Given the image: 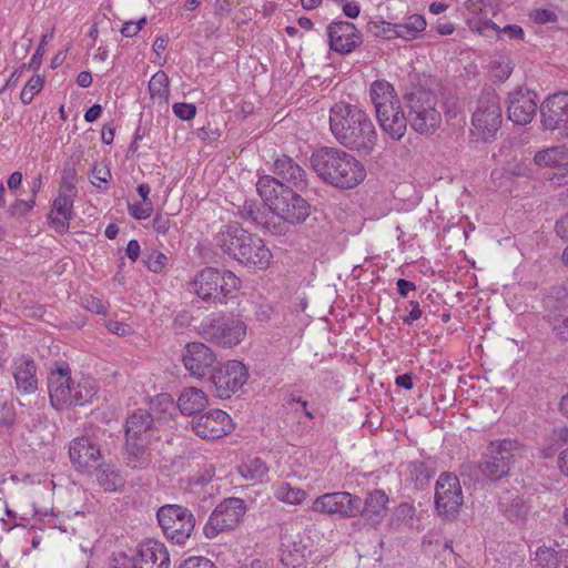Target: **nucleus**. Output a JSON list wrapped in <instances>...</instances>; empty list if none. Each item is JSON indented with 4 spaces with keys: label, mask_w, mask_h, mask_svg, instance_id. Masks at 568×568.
<instances>
[{
    "label": "nucleus",
    "mask_w": 568,
    "mask_h": 568,
    "mask_svg": "<svg viewBox=\"0 0 568 568\" xmlns=\"http://www.w3.org/2000/svg\"><path fill=\"white\" fill-rule=\"evenodd\" d=\"M409 305L412 307L408 315H406L403 321L404 323L410 325L413 322L419 320L423 315V311L420 310L419 303L417 301H410Z\"/></svg>",
    "instance_id": "0e129e2a"
},
{
    "label": "nucleus",
    "mask_w": 568,
    "mask_h": 568,
    "mask_svg": "<svg viewBox=\"0 0 568 568\" xmlns=\"http://www.w3.org/2000/svg\"><path fill=\"white\" fill-rule=\"evenodd\" d=\"M36 200L30 199L28 201L24 200H16L8 209V214L12 217H22L28 215L34 207Z\"/></svg>",
    "instance_id": "3c124183"
},
{
    "label": "nucleus",
    "mask_w": 568,
    "mask_h": 568,
    "mask_svg": "<svg viewBox=\"0 0 568 568\" xmlns=\"http://www.w3.org/2000/svg\"><path fill=\"white\" fill-rule=\"evenodd\" d=\"M31 44H32V41L30 38H28L27 41L21 42V43L13 42L12 49H13V54H14L16 59H23L27 55Z\"/></svg>",
    "instance_id": "69168bd1"
},
{
    "label": "nucleus",
    "mask_w": 568,
    "mask_h": 568,
    "mask_svg": "<svg viewBox=\"0 0 568 568\" xmlns=\"http://www.w3.org/2000/svg\"><path fill=\"white\" fill-rule=\"evenodd\" d=\"M499 511L511 523H525L530 505L518 489H506L498 496Z\"/></svg>",
    "instance_id": "b1692460"
},
{
    "label": "nucleus",
    "mask_w": 568,
    "mask_h": 568,
    "mask_svg": "<svg viewBox=\"0 0 568 568\" xmlns=\"http://www.w3.org/2000/svg\"><path fill=\"white\" fill-rule=\"evenodd\" d=\"M82 305L88 311L95 313L98 315H104L108 312V305L103 303V301H101L100 298H97L92 295L83 297Z\"/></svg>",
    "instance_id": "13d9d810"
},
{
    "label": "nucleus",
    "mask_w": 568,
    "mask_h": 568,
    "mask_svg": "<svg viewBox=\"0 0 568 568\" xmlns=\"http://www.w3.org/2000/svg\"><path fill=\"white\" fill-rule=\"evenodd\" d=\"M237 214L244 221L250 222L257 227L264 229L273 235L272 224H275L273 220L274 214L263 200L262 202L255 199L245 200L242 205L237 206Z\"/></svg>",
    "instance_id": "393cba45"
},
{
    "label": "nucleus",
    "mask_w": 568,
    "mask_h": 568,
    "mask_svg": "<svg viewBox=\"0 0 568 568\" xmlns=\"http://www.w3.org/2000/svg\"><path fill=\"white\" fill-rule=\"evenodd\" d=\"M376 118L384 133L395 141H399L405 135L409 124L400 103L383 115L376 114Z\"/></svg>",
    "instance_id": "c85d7f7f"
},
{
    "label": "nucleus",
    "mask_w": 568,
    "mask_h": 568,
    "mask_svg": "<svg viewBox=\"0 0 568 568\" xmlns=\"http://www.w3.org/2000/svg\"><path fill=\"white\" fill-rule=\"evenodd\" d=\"M156 517L164 536L176 545H184L195 527L194 515L181 505H164L159 508Z\"/></svg>",
    "instance_id": "9b49d317"
},
{
    "label": "nucleus",
    "mask_w": 568,
    "mask_h": 568,
    "mask_svg": "<svg viewBox=\"0 0 568 568\" xmlns=\"http://www.w3.org/2000/svg\"><path fill=\"white\" fill-rule=\"evenodd\" d=\"M568 149L566 146H552L536 153L534 161L539 166L552 168L554 170L561 161L567 160Z\"/></svg>",
    "instance_id": "c9c22d12"
},
{
    "label": "nucleus",
    "mask_w": 568,
    "mask_h": 568,
    "mask_svg": "<svg viewBox=\"0 0 568 568\" xmlns=\"http://www.w3.org/2000/svg\"><path fill=\"white\" fill-rule=\"evenodd\" d=\"M566 300V297L564 300L555 298L552 295L545 298L552 329L564 341H568V303Z\"/></svg>",
    "instance_id": "c756f323"
},
{
    "label": "nucleus",
    "mask_w": 568,
    "mask_h": 568,
    "mask_svg": "<svg viewBox=\"0 0 568 568\" xmlns=\"http://www.w3.org/2000/svg\"><path fill=\"white\" fill-rule=\"evenodd\" d=\"M358 29L348 21H334L327 26V36H357Z\"/></svg>",
    "instance_id": "8fccbe9b"
},
{
    "label": "nucleus",
    "mask_w": 568,
    "mask_h": 568,
    "mask_svg": "<svg viewBox=\"0 0 568 568\" xmlns=\"http://www.w3.org/2000/svg\"><path fill=\"white\" fill-rule=\"evenodd\" d=\"M519 452V443L515 439L491 442L486 449L479 469L490 480H499L508 475L510 465Z\"/></svg>",
    "instance_id": "f8f14e48"
},
{
    "label": "nucleus",
    "mask_w": 568,
    "mask_h": 568,
    "mask_svg": "<svg viewBox=\"0 0 568 568\" xmlns=\"http://www.w3.org/2000/svg\"><path fill=\"white\" fill-rule=\"evenodd\" d=\"M192 429L203 439L221 438L233 429L230 415L222 409H212L192 419Z\"/></svg>",
    "instance_id": "a211bd4d"
},
{
    "label": "nucleus",
    "mask_w": 568,
    "mask_h": 568,
    "mask_svg": "<svg viewBox=\"0 0 568 568\" xmlns=\"http://www.w3.org/2000/svg\"><path fill=\"white\" fill-rule=\"evenodd\" d=\"M537 111L536 93L530 90H516L508 95V118L516 124H528Z\"/></svg>",
    "instance_id": "4be33fe9"
},
{
    "label": "nucleus",
    "mask_w": 568,
    "mask_h": 568,
    "mask_svg": "<svg viewBox=\"0 0 568 568\" xmlns=\"http://www.w3.org/2000/svg\"><path fill=\"white\" fill-rule=\"evenodd\" d=\"M239 473L246 480H260L268 473V467L258 457L248 458L239 466Z\"/></svg>",
    "instance_id": "e433bc0d"
},
{
    "label": "nucleus",
    "mask_w": 568,
    "mask_h": 568,
    "mask_svg": "<svg viewBox=\"0 0 568 568\" xmlns=\"http://www.w3.org/2000/svg\"><path fill=\"white\" fill-rule=\"evenodd\" d=\"M464 504L459 479L452 473H442L435 485V506L445 519H455Z\"/></svg>",
    "instance_id": "4468645a"
},
{
    "label": "nucleus",
    "mask_w": 568,
    "mask_h": 568,
    "mask_svg": "<svg viewBox=\"0 0 568 568\" xmlns=\"http://www.w3.org/2000/svg\"><path fill=\"white\" fill-rule=\"evenodd\" d=\"M491 77L497 81H505L513 71L511 61L506 55H498L491 61Z\"/></svg>",
    "instance_id": "37998d69"
},
{
    "label": "nucleus",
    "mask_w": 568,
    "mask_h": 568,
    "mask_svg": "<svg viewBox=\"0 0 568 568\" xmlns=\"http://www.w3.org/2000/svg\"><path fill=\"white\" fill-rule=\"evenodd\" d=\"M171 560L166 546L154 539L140 544L138 558L130 568H170Z\"/></svg>",
    "instance_id": "5701e85b"
},
{
    "label": "nucleus",
    "mask_w": 568,
    "mask_h": 568,
    "mask_svg": "<svg viewBox=\"0 0 568 568\" xmlns=\"http://www.w3.org/2000/svg\"><path fill=\"white\" fill-rule=\"evenodd\" d=\"M358 505L359 496L348 491H334L318 496L313 501L312 510L346 519L358 516Z\"/></svg>",
    "instance_id": "dca6fc26"
},
{
    "label": "nucleus",
    "mask_w": 568,
    "mask_h": 568,
    "mask_svg": "<svg viewBox=\"0 0 568 568\" xmlns=\"http://www.w3.org/2000/svg\"><path fill=\"white\" fill-rule=\"evenodd\" d=\"M568 445V428L567 427H557L554 428L551 434L546 439V446L544 447V456L550 457L558 449Z\"/></svg>",
    "instance_id": "58836bf2"
},
{
    "label": "nucleus",
    "mask_w": 568,
    "mask_h": 568,
    "mask_svg": "<svg viewBox=\"0 0 568 568\" xmlns=\"http://www.w3.org/2000/svg\"><path fill=\"white\" fill-rule=\"evenodd\" d=\"M158 406H163V413L175 408L172 396L163 393L155 396L150 409L138 408L125 418L122 457L124 464L131 469H145L152 463L150 448L161 438L159 430L161 417L155 415Z\"/></svg>",
    "instance_id": "f257e3e1"
},
{
    "label": "nucleus",
    "mask_w": 568,
    "mask_h": 568,
    "mask_svg": "<svg viewBox=\"0 0 568 568\" xmlns=\"http://www.w3.org/2000/svg\"><path fill=\"white\" fill-rule=\"evenodd\" d=\"M153 229L158 234L165 235L171 227V220L168 214H156L152 222Z\"/></svg>",
    "instance_id": "052dcab7"
},
{
    "label": "nucleus",
    "mask_w": 568,
    "mask_h": 568,
    "mask_svg": "<svg viewBox=\"0 0 568 568\" xmlns=\"http://www.w3.org/2000/svg\"><path fill=\"white\" fill-rule=\"evenodd\" d=\"M72 384L71 371L67 363L59 364L48 377V390L51 406L55 410H63L73 406H84L92 402L97 395L94 382L91 378L79 381V390L70 396Z\"/></svg>",
    "instance_id": "0eeeda50"
},
{
    "label": "nucleus",
    "mask_w": 568,
    "mask_h": 568,
    "mask_svg": "<svg viewBox=\"0 0 568 568\" xmlns=\"http://www.w3.org/2000/svg\"><path fill=\"white\" fill-rule=\"evenodd\" d=\"M246 513L245 501L237 497H229L222 500L211 513L203 527L206 538L213 539L220 534L233 530Z\"/></svg>",
    "instance_id": "ddd939ff"
},
{
    "label": "nucleus",
    "mask_w": 568,
    "mask_h": 568,
    "mask_svg": "<svg viewBox=\"0 0 568 568\" xmlns=\"http://www.w3.org/2000/svg\"><path fill=\"white\" fill-rule=\"evenodd\" d=\"M353 40V38H328L329 49L339 53H351L356 47L362 44V38Z\"/></svg>",
    "instance_id": "49530a36"
},
{
    "label": "nucleus",
    "mask_w": 568,
    "mask_h": 568,
    "mask_svg": "<svg viewBox=\"0 0 568 568\" xmlns=\"http://www.w3.org/2000/svg\"><path fill=\"white\" fill-rule=\"evenodd\" d=\"M45 45H47V38H42L41 42L39 43L38 48L36 49V52L33 53L30 62L23 63L22 69L38 71L42 63Z\"/></svg>",
    "instance_id": "4d7b16f0"
},
{
    "label": "nucleus",
    "mask_w": 568,
    "mask_h": 568,
    "mask_svg": "<svg viewBox=\"0 0 568 568\" xmlns=\"http://www.w3.org/2000/svg\"><path fill=\"white\" fill-rule=\"evenodd\" d=\"M129 213L135 220H146L152 215L153 203L141 202V203H129Z\"/></svg>",
    "instance_id": "603ef678"
},
{
    "label": "nucleus",
    "mask_w": 568,
    "mask_h": 568,
    "mask_svg": "<svg viewBox=\"0 0 568 568\" xmlns=\"http://www.w3.org/2000/svg\"><path fill=\"white\" fill-rule=\"evenodd\" d=\"M310 164L323 183L341 191L358 186L366 178L364 164L336 146L316 148L310 156Z\"/></svg>",
    "instance_id": "20e7f679"
},
{
    "label": "nucleus",
    "mask_w": 568,
    "mask_h": 568,
    "mask_svg": "<svg viewBox=\"0 0 568 568\" xmlns=\"http://www.w3.org/2000/svg\"><path fill=\"white\" fill-rule=\"evenodd\" d=\"M75 195L73 194H58L57 199L52 203V212L57 213V216L49 214V220L54 224L55 231L64 233L69 231L70 221L73 216V201Z\"/></svg>",
    "instance_id": "7c9ffc66"
},
{
    "label": "nucleus",
    "mask_w": 568,
    "mask_h": 568,
    "mask_svg": "<svg viewBox=\"0 0 568 568\" xmlns=\"http://www.w3.org/2000/svg\"><path fill=\"white\" fill-rule=\"evenodd\" d=\"M179 568H217L213 561L202 556L189 557L181 562Z\"/></svg>",
    "instance_id": "bf43d9fd"
},
{
    "label": "nucleus",
    "mask_w": 568,
    "mask_h": 568,
    "mask_svg": "<svg viewBox=\"0 0 568 568\" xmlns=\"http://www.w3.org/2000/svg\"><path fill=\"white\" fill-rule=\"evenodd\" d=\"M547 179L559 186L568 185V161H561Z\"/></svg>",
    "instance_id": "6e6d98bb"
},
{
    "label": "nucleus",
    "mask_w": 568,
    "mask_h": 568,
    "mask_svg": "<svg viewBox=\"0 0 568 568\" xmlns=\"http://www.w3.org/2000/svg\"><path fill=\"white\" fill-rule=\"evenodd\" d=\"M44 84L43 75H34L24 85L20 93V100L24 105H28L32 102L36 94H38Z\"/></svg>",
    "instance_id": "a18cd8bd"
},
{
    "label": "nucleus",
    "mask_w": 568,
    "mask_h": 568,
    "mask_svg": "<svg viewBox=\"0 0 568 568\" xmlns=\"http://www.w3.org/2000/svg\"><path fill=\"white\" fill-rule=\"evenodd\" d=\"M529 18L537 24L554 23L558 20L556 8H537L529 13Z\"/></svg>",
    "instance_id": "09e8293b"
},
{
    "label": "nucleus",
    "mask_w": 568,
    "mask_h": 568,
    "mask_svg": "<svg viewBox=\"0 0 568 568\" xmlns=\"http://www.w3.org/2000/svg\"><path fill=\"white\" fill-rule=\"evenodd\" d=\"M539 110L545 130L568 128V92L560 91L549 95L540 104Z\"/></svg>",
    "instance_id": "aec40b11"
},
{
    "label": "nucleus",
    "mask_w": 568,
    "mask_h": 568,
    "mask_svg": "<svg viewBox=\"0 0 568 568\" xmlns=\"http://www.w3.org/2000/svg\"><path fill=\"white\" fill-rule=\"evenodd\" d=\"M388 496L382 489H374L363 501L359 497L358 516L371 526L378 525L387 513Z\"/></svg>",
    "instance_id": "a878e982"
},
{
    "label": "nucleus",
    "mask_w": 568,
    "mask_h": 568,
    "mask_svg": "<svg viewBox=\"0 0 568 568\" xmlns=\"http://www.w3.org/2000/svg\"><path fill=\"white\" fill-rule=\"evenodd\" d=\"M248 378L246 366L239 361H229L222 366L213 369L210 381L215 387L216 396L230 398L236 393Z\"/></svg>",
    "instance_id": "2eb2a0df"
},
{
    "label": "nucleus",
    "mask_w": 568,
    "mask_h": 568,
    "mask_svg": "<svg viewBox=\"0 0 568 568\" xmlns=\"http://www.w3.org/2000/svg\"><path fill=\"white\" fill-rule=\"evenodd\" d=\"M69 456L73 467L83 473L98 469L103 462L100 446L88 433L70 442Z\"/></svg>",
    "instance_id": "f3484780"
},
{
    "label": "nucleus",
    "mask_w": 568,
    "mask_h": 568,
    "mask_svg": "<svg viewBox=\"0 0 568 568\" xmlns=\"http://www.w3.org/2000/svg\"><path fill=\"white\" fill-rule=\"evenodd\" d=\"M371 101L376 114H385L390 108L400 103L393 84L386 80H375L369 87Z\"/></svg>",
    "instance_id": "cd10ccee"
},
{
    "label": "nucleus",
    "mask_w": 568,
    "mask_h": 568,
    "mask_svg": "<svg viewBox=\"0 0 568 568\" xmlns=\"http://www.w3.org/2000/svg\"><path fill=\"white\" fill-rule=\"evenodd\" d=\"M16 422V410L11 403H0V427L10 428Z\"/></svg>",
    "instance_id": "864d4df0"
},
{
    "label": "nucleus",
    "mask_w": 568,
    "mask_h": 568,
    "mask_svg": "<svg viewBox=\"0 0 568 568\" xmlns=\"http://www.w3.org/2000/svg\"><path fill=\"white\" fill-rule=\"evenodd\" d=\"M273 176L278 179L283 186L297 190H308L307 172L293 158L281 154L274 159L272 165Z\"/></svg>",
    "instance_id": "412c9836"
},
{
    "label": "nucleus",
    "mask_w": 568,
    "mask_h": 568,
    "mask_svg": "<svg viewBox=\"0 0 568 568\" xmlns=\"http://www.w3.org/2000/svg\"><path fill=\"white\" fill-rule=\"evenodd\" d=\"M568 445V428L567 427H557L554 428L551 434L546 439V446L544 447V456L550 457L558 449Z\"/></svg>",
    "instance_id": "ea45409f"
},
{
    "label": "nucleus",
    "mask_w": 568,
    "mask_h": 568,
    "mask_svg": "<svg viewBox=\"0 0 568 568\" xmlns=\"http://www.w3.org/2000/svg\"><path fill=\"white\" fill-rule=\"evenodd\" d=\"M566 552L557 551L552 547L539 546L535 551L536 568H559L566 561Z\"/></svg>",
    "instance_id": "72a5a7b5"
},
{
    "label": "nucleus",
    "mask_w": 568,
    "mask_h": 568,
    "mask_svg": "<svg viewBox=\"0 0 568 568\" xmlns=\"http://www.w3.org/2000/svg\"><path fill=\"white\" fill-rule=\"evenodd\" d=\"M118 479V475L115 474H105L103 476H101L99 478V481L101 484V486L104 488V490H108V491H115L118 489V487L120 486V483L116 480Z\"/></svg>",
    "instance_id": "e2e57ef3"
},
{
    "label": "nucleus",
    "mask_w": 568,
    "mask_h": 568,
    "mask_svg": "<svg viewBox=\"0 0 568 568\" xmlns=\"http://www.w3.org/2000/svg\"><path fill=\"white\" fill-rule=\"evenodd\" d=\"M215 244L225 254L247 267L265 270L272 260V253L264 241L237 223L225 225L216 234Z\"/></svg>",
    "instance_id": "423d86ee"
},
{
    "label": "nucleus",
    "mask_w": 568,
    "mask_h": 568,
    "mask_svg": "<svg viewBox=\"0 0 568 568\" xmlns=\"http://www.w3.org/2000/svg\"><path fill=\"white\" fill-rule=\"evenodd\" d=\"M503 122L500 99L491 88H485L478 95L471 114L475 134L484 141L495 138Z\"/></svg>",
    "instance_id": "9d476101"
},
{
    "label": "nucleus",
    "mask_w": 568,
    "mask_h": 568,
    "mask_svg": "<svg viewBox=\"0 0 568 568\" xmlns=\"http://www.w3.org/2000/svg\"><path fill=\"white\" fill-rule=\"evenodd\" d=\"M77 169L74 162H67L62 170L60 193L77 195Z\"/></svg>",
    "instance_id": "79ce46f5"
},
{
    "label": "nucleus",
    "mask_w": 568,
    "mask_h": 568,
    "mask_svg": "<svg viewBox=\"0 0 568 568\" xmlns=\"http://www.w3.org/2000/svg\"><path fill=\"white\" fill-rule=\"evenodd\" d=\"M168 261V256L158 250H150L143 256L144 265L153 273H161L165 268Z\"/></svg>",
    "instance_id": "c03bdc74"
},
{
    "label": "nucleus",
    "mask_w": 568,
    "mask_h": 568,
    "mask_svg": "<svg viewBox=\"0 0 568 568\" xmlns=\"http://www.w3.org/2000/svg\"><path fill=\"white\" fill-rule=\"evenodd\" d=\"M410 87L403 94L410 128L419 133L433 134L442 123V113L437 109L438 99L435 92L438 83L432 75H410Z\"/></svg>",
    "instance_id": "39448f33"
},
{
    "label": "nucleus",
    "mask_w": 568,
    "mask_h": 568,
    "mask_svg": "<svg viewBox=\"0 0 568 568\" xmlns=\"http://www.w3.org/2000/svg\"><path fill=\"white\" fill-rule=\"evenodd\" d=\"M373 24L376 29H381L383 33L393 32L394 36H403V28L408 32H422L427 26L425 18L420 14L408 17L404 26L393 24L384 20L373 22Z\"/></svg>",
    "instance_id": "473e14b6"
},
{
    "label": "nucleus",
    "mask_w": 568,
    "mask_h": 568,
    "mask_svg": "<svg viewBox=\"0 0 568 568\" xmlns=\"http://www.w3.org/2000/svg\"><path fill=\"white\" fill-rule=\"evenodd\" d=\"M435 460L430 457L423 460H414L408 464L412 479L418 486H424L435 474Z\"/></svg>",
    "instance_id": "f704fd0d"
},
{
    "label": "nucleus",
    "mask_w": 568,
    "mask_h": 568,
    "mask_svg": "<svg viewBox=\"0 0 568 568\" xmlns=\"http://www.w3.org/2000/svg\"><path fill=\"white\" fill-rule=\"evenodd\" d=\"M37 363L33 358L21 357L12 364L16 388L21 394H33L38 389Z\"/></svg>",
    "instance_id": "bb28decb"
},
{
    "label": "nucleus",
    "mask_w": 568,
    "mask_h": 568,
    "mask_svg": "<svg viewBox=\"0 0 568 568\" xmlns=\"http://www.w3.org/2000/svg\"><path fill=\"white\" fill-rule=\"evenodd\" d=\"M173 113L183 121L192 120L196 114V106L193 103H174L172 106Z\"/></svg>",
    "instance_id": "5fc2aeb1"
},
{
    "label": "nucleus",
    "mask_w": 568,
    "mask_h": 568,
    "mask_svg": "<svg viewBox=\"0 0 568 568\" xmlns=\"http://www.w3.org/2000/svg\"><path fill=\"white\" fill-rule=\"evenodd\" d=\"M283 549L281 554V561L286 567L292 568H304L305 567V554L293 552L291 548L283 542Z\"/></svg>",
    "instance_id": "de8ad7c7"
},
{
    "label": "nucleus",
    "mask_w": 568,
    "mask_h": 568,
    "mask_svg": "<svg viewBox=\"0 0 568 568\" xmlns=\"http://www.w3.org/2000/svg\"><path fill=\"white\" fill-rule=\"evenodd\" d=\"M329 130L346 149L369 155L377 142V132L369 115L356 105L335 103L329 110Z\"/></svg>",
    "instance_id": "7ed1b4c3"
},
{
    "label": "nucleus",
    "mask_w": 568,
    "mask_h": 568,
    "mask_svg": "<svg viewBox=\"0 0 568 568\" xmlns=\"http://www.w3.org/2000/svg\"><path fill=\"white\" fill-rule=\"evenodd\" d=\"M199 334L212 344L232 347L245 337L246 325L237 316L214 313L201 322Z\"/></svg>",
    "instance_id": "1a4fd4ad"
},
{
    "label": "nucleus",
    "mask_w": 568,
    "mask_h": 568,
    "mask_svg": "<svg viewBox=\"0 0 568 568\" xmlns=\"http://www.w3.org/2000/svg\"><path fill=\"white\" fill-rule=\"evenodd\" d=\"M274 496L283 503L298 505L306 498V491L304 489L293 487L288 483H281L276 486Z\"/></svg>",
    "instance_id": "4c0bfd02"
},
{
    "label": "nucleus",
    "mask_w": 568,
    "mask_h": 568,
    "mask_svg": "<svg viewBox=\"0 0 568 568\" xmlns=\"http://www.w3.org/2000/svg\"><path fill=\"white\" fill-rule=\"evenodd\" d=\"M109 332L118 335V336H125L130 333V326L123 322L119 321H109L105 324Z\"/></svg>",
    "instance_id": "680f3d73"
},
{
    "label": "nucleus",
    "mask_w": 568,
    "mask_h": 568,
    "mask_svg": "<svg viewBox=\"0 0 568 568\" xmlns=\"http://www.w3.org/2000/svg\"><path fill=\"white\" fill-rule=\"evenodd\" d=\"M149 92L152 99H166L169 97V77L164 71H158L149 81Z\"/></svg>",
    "instance_id": "a19ab883"
},
{
    "label": "nucleus",
    "mask_w": 568,
    "mask_h": 568,
    "mask_svg": "<svg viewBox=\"0 0 568 568\" xmlns=\"http://www.w3.org/2000/svg\"><path fill=\"white\" fill-rule=\"evenodd\" d=\"M555 230L561 239H568V214L557 221Z\"/></svg>",
    "instance_id": "774afa93"
},
{
    "label": "nucleus",
    "mask_w": 568,
    "mask_h": 568,
    "mask_svg": "<svg viewBox=\"0 0 568 568\" xmlns=\"http://www.w3.org/2000/svg\"><path fill=\"white\" fill-rule=\"evenodd\" d=\"M186 371L196 378L211 377L216 356L214 352L203 343L192 342L185 346L182 357Z\"/></svg>",
    "instance_id": "6ab92c4d"
},
{
    "label": "nucleus",
    "mask_w": 568,
    "mask_h": 568,
    "mask_svg": "<svg viewBox=\"0 0 568 568\" xmlns=\"http://www.w3.org/2000/svg\"><path fill=\"white\" fill-rule=\"evenodd\" d=\"M192 284L201 300L223 304L229 297H234L242 282L229 270L205 267L197 273Z\"/></svg>",
    "instance_id": "6e6552de"
},
{
    "label": "nucleus",
    "mask_w": 568,
    "mask_h": 568,
    "mask_svg": "<svg viewBox=\"0 0 568 568\" xmlns=\"http://www.w3.org/2000/svg\"><path fill=\"white\" fill-rule=\"evenodd\" d=\"M125 253L132 262H135L139 258L140 253H141V247H140L139 242L134 239L130 240L126 244Z\"/></svg>",
    "instance_id": "338daca9"
},
{
    "label": "nucleus",
    "mask_w": 568,
    "mask_h": 568,
    "mask_svg": "<svg viewBox=\"0 0 568 568\" xmlns=\"http://www.w3.org/2000/svg\"><path fill=\"white\" fill-rule=\"evenodd\" d=\"M256 191L274 214L273 235H286L291 227L302 225L311 215V203L303 196L307 190L283 186L278 179L263 175L256 182Z\"/></svg>",
    "instance_id": "f03ea898"
},
{
    "label": "nucleus",
    "mask_w": 568,
    "mask_h": 568,
    "mask_svg": "<svg viewBox=\"0 0 568 568\" xmlns=\"http://www.w3.org/2000/svg\"><path fill=\"white\" fill-rule=\"evenodd\" d=\"M207 405V398L203 390L189 387L185 388L178 399V407L183 415H194L202 412Z\"/></svg>",
    "instance_id": "2f4dec72"
}]
</instances>
